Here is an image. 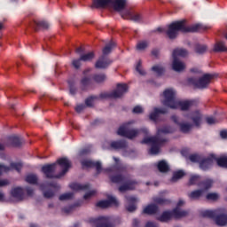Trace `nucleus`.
<instances>
[{"label":"nucleus","instance_id":"f257e3e1","mask_svg":"<svg viewBox=\"0 0 227 227\" xmlns=\"http://www.w3.org/2000/svg\"><path fill=\"white\" fill-rule=\"evenodd\" d=\"M70 168H72L70 160L67 157H63L57 160L55 163L43 166L42 173H43L47 178H62V176H65L67 173H68Z\"/></svg>","mask_w":227,"mask_h":227},{"label":"nucleus","instance_id":"f03ea898","mask_svg":"<svg viewBox=\"0 0 227 227\" xmlns=\"http://www.w3.org/2000/svg\"><path fill=\"white\" fill-rule=\"evenodd\" d=\"M171 127L164 126L157 129V133L153 137H145L142 141V145H151L149 150L150 155H159L160 153V147L164 146L168 143V138L162 137V134H171Z\"/></svg>","mask_w":227,"mask_h":227},{"label":"nucleus","instance_id":"7ed1b4c3","mask_svg":"<svg viewBox=\"0 0 227 227\" xmlns=\"http://www.w3.org/2000/svg\"><path fill=\"white\" fill-rule=\"evenodd\" d=\"M164 99L161 101L162 106L165 107H169L170 109H181V111H189L192 106H194V101L185 100L181 101L176 99V93L172 89H167L163 91Z\"/></svg>","mask_w":227,"mask_h":227},{"label":"nucleus","instance_id":"20e7f679","mask_svg":"<svg viewBox=\"0 0 227 227\" xmlns=\"http://www.w3.org/2000/svg\"><path fill=\"white\" fill-rule=\"evenodd\" d=\"M201 29H205L203 25L195 24L189 27L187 26V21L183 20L170 24L166 31V35L170 40H175L179 31H181V33H198V31H201Z\"/></svg>","mask_w":227,"mask_h":227},{"label":"nucleus","instance_id":"39448f33","mask_svg":"<svg viewBox=\"0 0 227 227\" xmlns=\"http://www.w3.org/2000/svg\"><path fill=\"white\" fill-rule=\"evenodd\" d=\"M113 184H123L118 190L119 192H127V191H134L137 181L129 178L121 174L113 175L109 176Z\"/></svg>","mask_w":227,"mask_h":227},{"label":"nucleus","instance_id":"423d86ee","mask_svg":"<svg viewBox=\"0 0 227 227\" xmlns=\"http://www.w3.org/2000/svg\"><path fill=\"white\" fill-rule=\"evenodd\" d=\"M200 215L207 217V219H214L217 226H226L227 224V211L224 208L204 210L200 213Z\"/></svg>","mask_w":227,"mask_h":227},{"label":"nucleus","instance_id":"0eeeda50","mask_svg":"<svg viewBox=\"0 0 227 227\" xmlns=\"http://www.w3.org/2000/svg\"><path fill=\"white\" fill-rule=\"evenodd\" d=\"M127 0H94L91 8H114L115 12L125 9Z\"/></svg>","mask_w":227,"mask_h":227},{"label":"nucleus","instance_id":"6e6552de","mask_svg":"<svg viewBox=\"0 0 227 227\" xmlns=\"http://www.w3.org/2000/svg\"><path fill=\"white\" fill-rule=\"evenodd\" d=\"M189 215V211L181 210L180 208L176 207L172 211H164L160 216L157 218L158 221L160 223H168L173 219H180L182 217H186Z\"/></svg>","mask_w":227,"mask_h":227},{"label":"nucleus","instance_id":"1a4fd4ad","mask_svg":"<svg viewBox=\"0 0 227 227\" xmlns=\"http://www.w3.org/2000/svg\"><path fill=\"white\" fill-rule=\"evenodd\" d=\"M127 91H129V85H127V83H118L115 90L109 93H101L98 96V100H100V98H121V97H123V94L127 93Z\"/></svg>","mask_w":227,"mask_h":227},{"label":"nucleus","instance_id":"9d476101","mask_svg":"<svg viewBox=\"0 0 227 227\" xmlns=\"http://www.w3.org/2000/svg\"><path fill=\"white\" fill-rule=\"evenodd\" d=\"M141 133L145 136H148V129L142 128L140 129H129L125 126H121L117 130L118 136H121L122 137H128V139H134V137H137V134Z\"/></svg>","mask_w":227,"mask_h":227},{"label":"nucleus","instance_id":"9b49d317","mask_svg":"<svg viewBox=\"0 0 227 227\" xmlns=\"http://www.w3.org/2000/svg\"><path fill=\"white\" fill-rule=\"evenodd\" d=\"M40 189L43 192L44 198H46L47 200H51V198H54L55 194L52 189L58 191L59 189V185L54 182H46L40 184Z\"/></svg>","mask_w":227,"mask_h":227},{"label":"nucleus","instance_id":"f8f14e48","mask_svg":"<svg viewBox=\"0 0 227 227\" xmlns=\"http://www.w3.org/2000/svg\"><path fill=\"white\" fill-rule=\"evenodd\" d=\"M215 77V74H206L202 77H200L199 80H196L194 78H189V82H192L194 84L197 88L200 90H205V88H207L210 84L211 79H214Z\"/></svg>","mask_w":227,"mask_h":227},{"label":"nucleus","instance_id":"ddd939ff","mask_svg":"<svg viewBox=\"0 0 227 227\" xmlns=\"http://www.w3.org/2000/svg\"><path fill=\"white\" fill-rule=\"evenodd\" d=\"M171 120L172 121H174V123H176V125L179 127V130L183 134H189V132H191V130H192V128L194 127V125L191 122L178 121V116L176 115H172Z\"/></svg>","mask_w":227,"mask_h":227},{"label":"nucleus","instance_id":"4468645a","mask_svg":"<svg viewBox=\"0 0 227 227\" xmlns=\"http://www.w3.org/2000/svg\"><path fill=\"white\" fill-rule=\"evenodd\" d=\"M89 223L95 227H114L107 216H99L98 218H90Z\"/></svg>","mask_w":227,"mask_h":227},{"label":"nucleus","instance_id":"2eb2a0df","mask_svg":"<svg viewBox=\"0 0 227 227\" xmlns=\"http://www.w3.org/2000/svg\"><path fill=\"white\" fill-rule=\"evenodd\" d=\"M122 19H127L128 20H133V22H143V15L133 12L132 10L126 9L121 13Z\"/></svg>","mask_w":227,"mask_h":227},{"label":"nucleus","instance_id":"dca6fc26","mask_svg":"<svg viewBox=\"0 0 227 227\" xmlns=\"http://www.w3.org/2000/svg\"><path fill=\"white\" fill-rule=\"evenodd\" d=\"M215 160V154H210L207 158H201L199 167L202 171H208L212 168V165L214 164V160Z\"/></svg>","mask_w":227,"mask_h":227},{"label":"nucleus","instance_id":"f3484780","mask_svg":"<svg viewBox=\"0 0 227 227\" xmlns=\"http://www.w3.org/2000/svg\"><path fill=\"white\" fill-rule=\"evenodd\" d=\"M114 205V207H118L120 203L116 200V198L113 196H108V199L106 200H100L97 202L96 207L98 208H108V207H111Z\"/></svg>","mask_w":227,"mask_h":227},{"label":"nucleus","instance_id":"a211bd4d","mask_svg":"<svg viewBox=\"0 0 227 227\" xmlns=\"http://www.w3.org/2000/svg\"><path fill=\"white\" fill-rule=\"evenodd\" d=\"M81 164L82 168H96L97 175H100V173H102V163L100 161L83 160Z\"/></svg>","mask_w":227,"mask_h":227},{"label":"nucleus","instance_id":"6ab92c4d","mask_svg":"<svg viewBox=\"0 0 227 227\" xmlns=\"http://www.w3.org/2000/svg\"><path fill=\"white\" fill-rule=\"evenodd\" d=\"M126 200L128 201V205L126 206V210L128 212H136L137 207L136 206V203L137 201V199L134 196H126Z\"/></svg>","mask_w":227,"mask_h":227},{"label":"nucleus","instance_id":"aec40b11","mask_svg":"<svg viewBox=\"0 0 227 227\" xmlns=\"http://www.w3.org/2000/svg\"><path fill=\"white\" fill-rule=\"evenodd\" d=\"M113 61L107 58H100L99 59L97 60L95 64V68H98V70H104L111 65Z\"/></svg>","mask_w":227,"mask_h":227},{"label":"nucleus","instance_id":"412c9836","mask_svg":"<svg viewBox=\"0 0 227 227\" xmlns=\"http://www.w3.org/2000/svg\"><path fill=\"white\" fill-rule=\"evenodd\" d=\"M172 70L174 72H184L185 70V64L178 59V58H175L172 61Z\"/></svg>","mask_w":227,"mask_h":227},{"label":"nucleus","instance_id":"4be33fe9","mask_svg":"<svg viewBox=\"0 0 227 227\" xmlns=\"http://www.w3.org/2000/svg\"><path fill=\"white\" fill-rule=\"evenodd\" d=\"M159 114H168V109L155 107L153 112L150 114L149 118L152 121H157Z\"/></svg>","mask_w":227,"mask_h":227},{"label":"nucleus","instance_id":"5701e85b","mask_svg":"<svg viewBox=\"0 0 227 227\" xmlns=\"http://www.w3.org/2000/svg\"><path fill=\"white\" fill-rule=\"evenodd\" d=\"M30 26L35 31H38L39 29H47L49 27V23L47 21H36L34 20L30 23Z\"/></svg>","mask_w":227,"mask_h":227},{"label":"nucleus","instance_id":"b1692460","mask_svg":"<svg viewBox=\"0 0 227 227\" xmlns=\"http://www.w3.org/2000/svg\"><path fill=\"white\" fill-rule=\"evenodd\" d=\"M189 51L185 48H176L172 51V58H186Z\"/></svg>","mask_w":227,"mask_h":227},{"label":"nucleus","instance_id":"393cba45","mask_svg":"<svg viewBox=\"0 0 227 227\" xmlns=\"http://www.w3.org/2000/svg\"><path fill=\"white\" fill-rule=\"evenodd\" d=\"M203 118V115H201V113L200 111L196 110L192 112L191 120L195 125V127H200L201 125V119Z\"/></svg>","mask_w":227,"mask_h":227},{"label":"nucleus","instance_id":"a878e982","mask_svg":"<svg viewBox=\"0 0 227 227\" xmlns=\"http://www.w3.org/2000/svg\"><path fill=\"white\" fill-rule=\"evenodd\" d=\"M11 194L12 198H16V200H19L20 201L24 200V190L21 187L13 188L11 191Z\"/></svg>","mask_w":227,"mask_h":227},{"label":"nucleus","instance_id":"bb28decb","mask_svg":"<svg viewBox=\"0 0 227 227\" xmlns=\"http://www.w3.org/2000/svg\"><path fill=\"white\" fill-rule=\"evenodd\" d=\"M110 146L114 150H123L124 148H127V141L125 140L113 141L110 143Z\"/></svg>","mask_w":227,"mask_h":227},{"label":"nucleus","instance_id":"cd10ccee","mask_svg":"<svg viewBox=\"0 0 227 227\" xmlns=\"http://www.w3.org/2000/svg\"><path fill=\"white\" fill-rule=\"evenodd\" d=\"M159 212V207L155 204H150L143 210V214H147V215H155Z\"/></svg>","mask_w":227,"mask_h":227},{"label":"nucleus","instance_id":"c85d7f7f","mask_svg":"<svg viewBox=\"0 0 227 227\" xmlns=\"http://www.w3.org/2000/svg\"><path fill=\"white\" fill-rule=\"evenodd\" d=\"M76 54H79L80 58H95V52L94 51H89L85 53L84 48L78 47L75 50Z\"/></svg>","mask_w":227,"mask_h":227},{"label":"nucleus","instance_id":"c756f323","mask_svg":"<svg viewBox=\"0 0 227 227\" xmlns=\"http://www.w3.org/2000/svg\"><path fill=\"white\" fill-rule=\"evenodd\" d=\"M9 141L13 146L18 148L22 145V143H24V138L17 136H11L9 137Z\"/></svg>","mask_w":227,"mask_h":227},{"label":"nucleus","instance_id":"7c9ffc66","mask_svg":"<svg viewBox=\"0 0 227 227\" xmlns=\"http://www.w3.org/2000/svg\"><path fill=\"white\" fill-rule=\"evenodd\" d=\"M91 76H84L81 80V90L82 91H88V86H91Z\"/></svg>","mask_w":227,"mask_h":227},{"label":"nucleus","instance_id":"2f4dec72","mask_svg":"<svg viewBox=\"0 0 227 227\" xmlns=\"http://www.w3.org/2000/svg\"><path fill=\"white\" fill-rule=\"evenodd\" d=\"M70 189H72V191H88V189H90V184H81L78 183H72L69 185Z\"/></svg>","mask_w":227,"mask_h":227},{"label":"nucleus","instance_id":"473e14b6","mask_svg":"<svg viewBox=\"0 0 227 227\" xmlns=\"http://www.w3.org/2000/svg\"><path fill=\"white\" fill-rule=\"evenodd\" d=\"M157 168L160 173H168V171H169V165L164 160L158 162Z\"/></svg>","mask_w":227,"mask_h":227},{"label":"nucleus","instance_id":"72a5a7b5","mask_svg":"<svg viewBox=\"0 0 227 227\" xmlns=\"http://www.w3.org/2000/svg\"><path fill=\"white\" fill-rule=\"evenodd\" d=\"M207 51H208V46H207L206 44L196 43L194 45V52H196V54H205Z\"/></svg>","mask_w":227,"mask_h":227},{"label":"nucleus","instance_id":"f704fd0d","mask_svg":"<svg viewBox=\"0 0 227 227\" xmlns=\"http://www.w3.org/2000/svg\"><path fill=\"white\" fill-rule=\"evenodd\" d=\"M116 47V43L113 41H111L109 43H107L104 48H103V56H108V54H111L113 52V49Z\"/></svg>","mask_w":227,"mask_h":227},{"label":"nucleus","instance_id":"c9c22d12","mask_svg":"<svg viewBox=\"0 0 227 227\" xmlns=\"http://www.w3.org/2000/svg\"><path fill=\"white\" fill-rule=\"evenodd\" d=\"M148 47H150V41L146 40L138 41L136 45L137 51H145Z\"/></svg>","mask_w":227,"mask_h":227},{"label":"nucleus","instance_id":"e433bc0d","mask_svg":"<svg viewBox=\"0 0 227 227\" xmlns=\"http://www.w3.org/2000/svg\"><path fill=\"white\" fill-rule=\"evenodd\" d=\"M212 184H214V181L211 179H206L202 182H200L198 185L200 187V189H203V191H208V189L212 187Z\"/></svg>","mask_w":227,"mask_h":227},{"label":"nucleus","instance_id":"4c0bfd02","mask_svg":"<svg viewBox=\"0 0 227 227\" xmlns=\"http://www.w3.org/2000/svg\"><path fill=\"white\" fill-rule=\"evenodd\" d=\"M106 79L107 76L106 74H95L92 75V80L98 84H101V82H104Z\"/></svg>","mask_w":227,"mask_h":227},{"label":"nucleus","instance_id":"58836bf2","mask_svg":"<svg viewBox=\"0 0 227 227\" xmlns=\"http://www.w3.org/2000/svg\"><path fill=\"white\" fill-rule=\"evenodd\" d=\"M25 181L27 184L36 185L38 184V176H36V175L34 174H29L26 176Z\"/></svg>","mask_w":227,"mask_h":227},{"label":"nucleus","instance_id":"ea45409f","mask_svg":"<svg viewBox=\"0 0 227 227\" xmlns=\"http://www.w3.org/2000/svg\"><path fill=\"white\" fill-rule=\"evenodd\" d=\"M203 194V190H195L188 194L190 200H200Z\"/></svg>","mask_w":227,"mask_h":227},{"label":"nucleus","instance_id":"a19ab883","mask_svg":"<svg viewBox=\"0 0 227 227\" xmlns=\"http://www.w3.org/2000/svg\"><path fill=\"white\" fill-rule=\"evenodd\" d=\"M215 160H216V164L220 168H225V169H227V156H223L220 158L215 157Z\"/></svg>","mask_w":227,"mask_h":227},{"label":"nucleus","instance_id":"79ce46f5","mask_svg":"<svg viewBox=\"0 0 227 227\" xmlns=\"http://www.w3.org/2000/svg\"><path fill=\"white\" fill-rule=\"evenodd\" d=\"M224 51H226V46L223 42L216 43L213 48V52H224Z\"/></svg>","mask_w":227,"mask_h":227},{"label":"nucleus","instance_id":"37998d69","mask_svg":"<svg viewBox=\"0 0 227 227\" xmlns=\"http://www.w3.org/2000/svg\"><path fill=\"white\" fill-rule=\"evenodd\" d=\"M185 176V172L184 170H178L173 173L172 182H176L180 180V178H184Z\"/></svg>","mask_w":227,"mask_h":227},{"label":"nucleus","instance_id":"c03bdc74","mask_svg":"<svg viewBox=\"0 0 227 227\" xmlns=\"http://www.w3.org/2000/svg\"><path fill=\"white\" fill-rule=\"evenodd\" d=\"M98 100V96H90L85 99V105L87 107H93V102Z\"/></svg>","mask_w":227,"mask_h":227},{"label":"nucleus","instance_id":"a18cd8bd","mask_svg":"<svg viewBox=\"0 0 227 227\" xmlns=\"http://www.w3.org/2000/svg\"><path fill=\"white\" fill-rule=\"evenodd\" d=\"M90 58H80L78 59L73 60V67L79 69L81 67V61H90Z\"/></svg>","mask_w":227,"mask_h":227},{"label":"nucleus","instance_id":"49530a36","mask_svg":"<svg viewBox=\"0 0 227 227\" xmlns=\"http://www.w3.org/2000/svg\"><path fill=\"white\" fill-rule=\"evenodd\" d=\"M153 201L154 203H156V205H169V203H171V200L159 198V197L154 198Z\"/></svg>","mask_w":227,"mask_h":227},{"label":"nucleus","instance_id":"de8ad7c7","mask_svg":"<svg viewBox=\"0 0 227 227\" xmlns=\"http://www.w3.org/2000/svg\"><path fill=\"white\" fill-rule=\"evenodd\" d=\"M74 198V192L63 193L59 197V201H67Z\"/></svg>","mask_w":227,"mask_h":227},{"label":"nucleus","instance_id":"09e8293b","mask_svg":"<svg viewBox=\"0 0 227 227\" xmlns=\"http://www.w3.org/2000/svg\"><path fill=\"white\" fill-rule=\"evenodd\" d=\"M200 180H201V176L195 175L192 176L189 180V185H196V184H200Z\"/></svg>","mask_w":227,"mask_h":227},{"label":"nucleus","instance_id":"8fccbe9b","mask_svg":"<svg viewBox=\"0 0 227 227\" xmlns=\"http://www.w3.org/2000/svg\"><path fill=\"white\" fill-rule=\"evenodd\" d=\"M202 158H203V156L195 153V154H191L189 156V160H191V162H195V163L198 162L200 164Z\"/></svg>","mask_w":227,"mask_h":227},{"label":"nucleus","instance_id":"3c124183","mask_svg":"<svg viewBox=\"0 0 227 227\" xmlns=\"http://www.w3.org/2000/svg\"><path fill=\"white\" fill-rule=\"evenodd\" d=\"M77 207H81V203L76 202L74 205L68 206L67 207L63 208V212H65V214H70V212L74 211V208Z\"/></svg>","mask_w":227,"mask_h":227},{"label":"nucleus","instance_id":"603ef678","mask_svg":"<svg viewBox=\"0 0 227 227\" xmlns=\"http://www.w3.org/2000/svg\"><path fill=\"white\" fill-rule=\"evenodd\" d=\"M9 168L10 169H15L16 171H18V173H20V170L22 169V163L12 162Z\"/></svg>","mask_w":227,"mask_h":227},{"label":"nucleus","instance_id":"864d4df0","mask_svg":"<svg viewBox=\"0 0 227 227\" xmlns=\"http://www.w3.org/2000/svg\"><path fill=\"white\" fill-rule=\"evenodd\" d=\"M143 62L141 60H139L137 63V66H136V70L137 72H138V74L140 75H146V72L145 70H143Z\"/></svg>","mask_w":227,"mask_h":227},{"label":"nucleus","instance_id":"5fc2aeb1","mask_svg":"<svg viewBox=\"0 0 227 227\" xmlns=\"http://www.w3.org/2000/svg\"><path fill=\"white\" fill-rule=\"evenodd\" d=\"M153 72H155L157 75H162L165 72L164 67H159V66H154L152 67Z\"/></svg>","mask_w":227,"mask_h":227},{"label":"nucleus","instance_id":"6e6d98bb","mask_svg":"<svg viewBox=\"0 0 227 227\" xmlns=\"http://www.w3.org/2000/svg\"><path fill=\"white\" fill-rule=\"evenodd\" d=\"M206 198L209 201H217V200H219V194H217V193H207Z\"/></svg>","mask_w":227,"mask_h":227},{"label":"nucleus","instance_id":"4d7b16f0","mask_svg":"<svg viewBox=\"0 0 227 227\" xmlns=\"http://www.w3.org/2000/svg\"><path fill=\"white\" fill-rule=\"evenodd\" d=\"M68 84H69V93L70 95H76L77 93V87H74V82H68Z\"/></svg>","mask_w":227,"mask_h":227},{"label":"nucleus","instance_id":"13d9d810","mask_svg":"<svg viewBox=\"0 0 227 227\" xmlns=\"http://www.w3.org/2000/svg\"><path fill=\"white\" fill-rule=\"evenodd\" d=\"M143 108L141 107V106H136L133 110L132 113L133 114H143Z\"/></svg>","mask_w":227,"mask_h":227},{"label":"nucleus","instance_id":"bf43d9fd","mask_svg":"<svg viewBox=\"0 0 227 227\" xmlns=\"http://www.w3.org/2000/svg\"><path fill=\"white\" fill-rule=\"evenodd\" d=\"M152 56H154V58H159L160 56V49L154 48L151 51Z\"/></svg>","mask_w":227,"mask_h":227},{"label":"nucleus","instance_id":"052dcab7","mask_svg":"<svg viewBox=\"0 0 227 227\" xmlns=\"http://www.w3.org/2000/svg\"><path fill=\"white\" fill-rule=\"evenodd\" d=\"M8 171H10L9 167L0 164V176L3 175V173H8Z\"/></svg>","mask_w":227,"mask_h":227},{"label":"nucleus","instance_id":"680f3d73","mask_svg":"<svg viewBox=\"0 0 227 227\" xmlns=\"http://www.w3.org/2000/svg\"><path fill=\"white\" fill-rule=\"evenodd\" d=\"M96 192H97L96 191H90V192L85 193L83 196V200H90V198H91V196H95Z\"/></svg>","mask_w":227,"mask_h":227},{"label":"nucleus","instance_id":"e2e57ef3","mask_svg":"<svg viewBox=\"0 0 227 227\" xmlns=\"http://www.w3.org/2000/svg\"><path fill=\"white\" fill-rule=\"evenodd\" d=\"M206 121L208 125H215V123H217V121L214 117H207Z\"/></svg>","mask_w":227,"mask_h":227},{"label":"nucleus","instance_id":"0e129e2a","mask_svg":"<svg viewBox=\"0 0 227 227\" xmlns=\"http://www.w3.org/2000/svg\"><path fill=\"white\" fill-rule=\"evenodd\" d=\"M90 148H83V149L80 150L79 155H80V157H82V155H88V153H90Z\"/></svg>","mask_w":227,"mask_h":227},{"label":"nucleus","instance_id":"69168bd1","mask_svg":"<svg viewBox=\"0 0 227 227\" xmlns=\"http://www.w3.org/2000/svg\"><path fill=\"white\" fill-rule=\"evenodd\" d=\"M116 169L117 171H120V173H125V171H127V167L123 165H117Z\"/></svg>","mask_w":227,"mask_h":227},{"label":"nucleus","instance_id":"338daca9","mask_svg":"<svg viewBox=\"0 0 227 227\" xmlns=\"http://www.w3.org/2000/svg\"><path fill=\"white\" fill-rule=\"evenodd\" d=\"M84 107H86V106L84 105H78L76 107H75V111L76 113H81L82 111H84Z\"/></svg>","mask_w":227,"mask_h":227},{"label":"nucleus","instance_id":"774afa93","mask_svg":"<svg viewBox=\"0 0 227 227\" xmlns=\"http://www.w3.org/2000/svg\"><path fill=\"white\" fill-rule=\"evenodd\" d=\"M220 136H221L222 139H227V131L226 130L221 131Z\"/></svg>","mask_w":227,"mask_h":227}]
</instances>
